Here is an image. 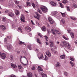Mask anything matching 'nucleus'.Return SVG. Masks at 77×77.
<instances>
[{"mask_svg":"<svg viewBox=\"0 0 77 77\" xmlns=\"http://www.w3.org/2000/svg\"><path fill=\"white\" fill-rule=\"evenodd\" d=\"M73 6L74 8H77V5H76V4H74Z\"/></svg>","mask_w":77,"mask_h":77,"instance_id":"nucleus-49","label":"nucleus"},{"mask_svg":"<svg viewBox=\"0 0 77 77\" xmlns=\"http://www.w3.org/2000/svg\"><path fill=\"white\" fill-rule=\"evenodd\" d=\"M26 29H27L28 32H30L31 31V28L29 26H27L26 27Z\"/></svg>","mask_w":77,"mask_h":77,"instance_id":"nucleus-15","label":"nucleus"},{"mask_svg":"<svg viewBox=\"0 0 77 77\" xmlns=\"http://www.w3.org/2000/svg\"><path fill=\"white\" fill-rule=\"evenodd\" d=\"M60 57H61V59H64L65 58V55H61L60 56Z\"/></svg>","mask_w":77,"mask_h":77,"instance_id":"nucleus-21","label":"nucleus"},{"mask_svg":"<svg viewBox=\"0 0 77 77\" xmlns=\"http://www.w3.org/2000/svg\"><path fill=\"white\" fill-rule=\"evenodd\" d=\"M71 19H72V20H75V18H74L73 17H70Z\"/></svg>","mask_w":77,"mask_h":77,"instance_id":"nucleus-53","label":"nucleus"},{"mask_svg":"<svg viewBox=\"0 0 77 77\" xmlns=\"http://www.w3.org/2000/svg\"><path fill=\"white\" fill-rule=\"evenodd\" d=\"M45 37L46 39V41H48V37H47V36H46V35L45 36Z\"/></svg>","mask_w":77,"mask_h":77,"instance_id":"nucleus-41","label":"nucleus"},{"mask_svg":"<svg viewBox=\"0 0 77 77\" xmlns=\"http://www.w3.org/2000/svg\"><path fill=\"white\" fill-rule=\"evenodd\" d=\"M2 20L3 21H5L6 20V19L5 17H3L2 18Z\"/></svg>","mask_w":77,"mask_h":77,"instance_id":"nucleus-39","label":"nucleus"},{"mask_svg":"<svg viewBox=\"0 0 77 77\" xmlns=\"http://www.w3.org/2000/svg\"><path fill=\"white\" fill-rule=\"evenodd\" d=\"M61 21L62 23L63 24H65V20H64V19H62Z\"/></svg>","mask_w":77,"mask_h":77,"instance_id":"nucleus-32","label":"nucleus"},{"mask_svg":"<svg viewBox=\"0 0 77 77\" xmlns=\"http://www.w3.org/2000/svg\"><path fill=\"white\" fill-rule=\"evenodd\" d=\"M59 4L60 5V7L61 8H63V5L62 3L60 2L59 3Z\"/></svg>","mask_w":77,"mask_h":77,"instance_id":"nucleus-33","label":"nucleus"},{"mask_svg":"<svg viewBox=\"0 0 77 77\" xmlns=\"http://www.w3.org/2000/svg\"><path fill=\"white\" fill-rule=\"evenodd\" d=\"M0 28L2 30L4 31V30H6V26L5 25H1L0 26Z\"/></svg>","mask_w":77,"mask_h":77,"instance_id":"nucleus-6","label":"nucleus"},{"mask_svg":"<svg viewBox=\"0 0 77 77\" xmlns=\"http://www.w3.org/2000/svg\"><path fill=\"white\" fill-rule=\"evenodd\" d=\"M19 44H20L21 45L22 44H23V45H25L26 46V44L24 43V42L21 41H19Z\"/></svg>","mask_w":77,"mask_h":77,"instance_id":"nucleus-16","label":"nucleus"},{"mask_svg":"<svg viewBox=\"0 0 77 77\" xmlns=\"http://www.w3.org/2000/svg\"><path fill=\"white\" fill-rule=\"evenodd\" d=\"M70 60H71L72 61H74V60L72 57H70Z\"/></svg>","mask_w":77,"mask_h":77,"instance_id":"nucleus-37","label":"nucleus"},{"mask_svg":"<svg viewBox=\"0 0 77 77\" xmlns=\"http://www.w3.org/2000/svg\"><path fill=\"white\" fill-rule=\"evenodd\" d=\"M6 55L5 54L3 53L1 54V57L3 59H6Z\"/></svg>","mask_w":77,"mask_h":77,"instance_id":"nucleus-9","label":"nucleus"},{"mask_svg":"<svg viewBox=\"0 0 77 77\" xmlns=\"http://www.w3.org/2000/svg\"><path fill=\"white\" fill-rule=\"evenodd\" d=\"M37 69L38 70V71H39V72L41 71H43V69H42V68H41V67L39 66H38Z\"/></svg>","mask_w":77,"mask_h":77,"instance_id":"nucleus-12","label":"nucleus"},{"mask_svg":"<svg viewBox=\"0 0 77 77\" xmlns=\"http://www.w3.org/2000/svg\"><path fill=\"white\" fill-rule=\"evenodd\" d=\"M43 55H42H42H39V56L38 57V58L42 59V58Z\"/></svg>","mask_w":77,"mask_h":77,"instance_id":"nucleus-29","label":"nucleus"},{"mask_svg":"<svg viewBox=\"0 0 77 77\" xmlns=\"http://www.w3.org/2000/svg\"><path fill=\"white\" fill-rule=\"evenodd\" d=\"M37 11H38V12H39V13H40V14H42V12L41 11V10L39 9V8L38 9Z\"/></svg>","mask_w":77,"mask_h":77,"instance_id":"nucleus-34","label":"nucleus"},{"mask_svg":"<svg viewBox=\"0 0 77 77\" xmlns=\"http://www.w3.org/2000/svg\"><path fill=\"white\" fill-rule=\"evenodd\" d=\"M12 27H15V26L14 25H12Z\"/></svg>","mask_w":77,"mask_h":77,"instance_id":"nucleus-62","label":"nucleus"},{"mask_svg":"<svg viewBox=\"0 0 77 77\" xmlns=\"http://www.w3.org/2000/svg\"><path fill=\"white\" fill-rule=\"evenodd\" d=\"M22 57H22L20 58V61L21 63H22V64H23V65H24V64H23V63H22V62H21V59H22Z\"/></svg>","mask_w":77,"mask_h":77,"instance_id":"nucleus-57","label":"nucleus"},{"mask_svg":"<svg viewBox=\"0 0 77 77\" xmlns=\"http://www.w3.org/2000/svg\"><path fill=\"white\" fill-rule=\"evenodd\" d=\"M46 44L47 45H48V43L47 42H45Z\"/></svg>","mask_w":77,"mask_h":77,"instance_id":"nucleus-64","label":"nucleus"},{"mask_svg":"<svg viewBox=\"0 0 77 77\" xmlns=\"http://www.w3.org/2000/svg\"><path fill=\"white\" fill-rule=\"evenodd\" d=\"M46 55L48 56V57H50V56H51V53H50L49 51H47L46 52Z\"/></svg>","mask_w":77,"mask_h":77,"instance_id":"nucleus-10","label":"nucleus"},{"mask_svg":"<svg viewBox=\"0 0 77 77\" xmlns=\"http://www.w3.org/2000/svg\"><path fill=\"white\" fill-rule=\"evenodd\" d=\"M63 38H64V39H65L66 40H68L69 39V38H66L65 37L64 35H63Z\"/></svg>","mask_w":77,"mask_h":77,"instance_id":"nucleus-36","label":"nucleus"},{"mask_svg":"<svg viewBox=\"0 0 77 77\" xmlns=\"http://www.w3.org/2000/svg\"><path fill=\"white\" fill-rule=\"evenodd\" d=\"M25 19V17H24V16L22 15L20 18V20H21L22 22H23V23H25L26 21L24 20V19Z\"/></svg>","mask_w":77,"mask_h":77,"instance_id":"nucleus-8","label":"nucleus"},{"mask_svg":"<svg viewBox=\"0 0 77 77\" xmlns=\"http://www.w3.org/2000/svg\"><path fill=\"white\" fill-rule=\"evenodd\" d=\"M66 8H67V10L68 11H70V9L69 8L68 6H66Z\"/></svg>","mask_w":77,"mask_h":77,"instance_id":"nucleus-43","label":"nucleus"},{"mask_svg":"<svg viewBox=\"0 0 77 77\" xmlns=\"http://www.w3.org/2000/svg\"><path fill=\"white\" fill-rule=\"evenodd\" d=\"M51 32H52L53 33L54 35H56V33L58 35L59 34H60L59 31L58 30H56L55 31V30H53V29H51Z\"/></svg>","mask_w":77,"mask_h":77,"instance_id":"nucleus-3","label":"nucleus"},{"mask_svg":"<svg viewBox=\"0 0 77 77\" xmlns=\"http://www.w3.org/2000/svg\"><path fill=\"white\" fill-rule=\"evenodd\" d=\"M64 74L65 75H66V76H67V77L68 76V73H67V72H64Z\"/></svg>","mask_w":77,"mask_h":77,"instance_id":"nucleus-30","label":"nucleus"},{"mask_svg":"<svg viewBox=\"0 0 77 77\" xmlns=\"http://www.w3.org/2000/svg\"><path fill=\"white\" fill-rule=\"evenodd\" d=\"M37 41L38 44H41V42L40 41V40H39V39H37Z\"/></svg>","mask_w":77,"mask_h":77,"instance_id":"nucleus-27","label":"nucleus"},{"mask_svg":"<svg viewBox=\"0 0 77 77\" xmlns=\"http://www.w3.org/2000/svg\"><path fill=\"white\" fill-rule=\"evenodd\" d=\"M60 45L62 47H64L65 46V48H67V49H69V48H71V47L69 44L68 43L67 45V43L66 41L63 42L61 44H60Z\"/></svg>","mask_w":77,"mask_h":77,"instance_id":"nucleus-1","label":"nucleus"},{"mask_svg":"<svg viewBox=\"0 0 77 77\" xmlns=\"http://www.w3.org/2000/svg\"><path fill=\"white\" fill-rule=\"evenodd\" d=\"M31 69H32V70H35V66H33L31 68Z\"/></svg>","mask_w":77,"mask_h":77,"instance_id":"nucleus-47","label":"nucleus"},{"mask_svg":"<svg viewBox=\"0 0 77 77\" xmlns=\"http://www.w3.org/2000/svg\"><path fill=\"white\" fill-rule=\"evenodd\" d=\"M62 16L63 17H65V14L64 13H63L62 14Z\"/></svg>","mask_w":77,"mask_h":77,"instance_id":"nucleus-56","label":"nucleus"},{"mask_svg":"<svg viewBox=\"0 0 77 77\" xmlns=\"http://www.w3.org/2000/svg\"><path fill=\"white\" fill-rule=\"evenodd\" d=\"M45 58L44 59L45 60H47L48 59V57L47 56V55H45Z\"/></svg>","mask_w":77,"mask_h":77,"instance_id":"nucleus-40","label":"nucleus"},{"mask_svg":"<svg viewBox=\"0 0 77 77\" xmlns=\"http://www.w3.org/2000/svg\"><path fill=\"white\" fill-rule=\"evenodd\" d=\"M17 52L18 54H20V51H17Z\"/></svg>","mask_w":77,"mask_h":77,"instance_id":"nucleus-60","label":"nucleus"},{"mask_svg":"<svg viewBox=\"0 0 77 77\" xmlns=\"http://www.w3.org/2000/svg\"><path fill=\"white\" fill-rule=\"evenodd\" d=\"M18 68L19 69H22V67H21V66L20 65H19L18 66Z\"/></svg>","mask_w":77,"mask_h":77,"instance_id":"nucleus-45","label":"nucleus"},{"mask_svg":"<svg viewBox=\"0 0 77 77\" xmlns=\"http://www.w3.org/2000/svg\"><path fill=\"white\" fill-rule=\"evenodd\" d=\"M36 24H37V25H38V26H39V25H40L39 23L38 22H36Z\"/></svg>","mask_w":77,"mask_h":77,"instance_id":"nucleus-58","label":"nucleus"},{"mask_svg":"<svg viewBox=\"0 0 77 77\" xmlns=\"http://www.w3.org/2000/svg\"><path fill=\"white\" fill-rule=\"evenodd\" d=\"M10 77H15V75H12L10 76Z\"/></svg>","mask_w":77,"mask_h":77,"instance_id":"nucleus-50","label":"nucleus"},{"mask_svg":"<svg viewBox=\"0 0 77 77\" xmlns=\"http://www.w3.org/2000/svg\"><path fill=\"white\" fill-rule=\"evenodd\" d=\"M48 20L49 21L50 23L51 24H53L54 23V20H53L51 17L48 18Z\"/></svg>","mask_w":77,"mask_h":77,"instance_id":"nucleus-5","label":"nucleus"},{"mask_svg":"<svg viewBox=\"0 0 77 77\" xmlns=\"http://www.w3.org/2000/svg\"><path fill=\"white\" fill-rule=\"evenodd\" d=\"M47 25L48 27H50V25H49V24H48V23H47Z\"/></svg>","mask_w":77,"mask_h":77,"instance_id":"nucleus-61","label":"nucleus"},{"mask_svg":"<svg viewBox=\"0 0 77 77\" xmlns=\"http://www.w3.org/2000/svg\"><path fill=\"white\" fill-rule=\"evenodd\" d=\"M50 42V46L51 47H53V41H49Z\"/></svg>","mask_w":77,"mask_h":77,"instance_id":"nucleus-20","label":"nucleus"},{"mask_svg":"<svg viewBox=\"0 0 77 77\" xmlns=\"http://www.w3.org/2000/svg\"><path fill=\"white\" fill-rule=\"evenodd\" d=\"M61 65L59 62H57V64H56V67H58V68H59L60 66Z\"/></svg>","mask_w":77,"mask_h":77,"instance_id":"nucleus-14","label":"nucleus"},{"mask_svg":"<svg viewBox=\"0 0 77 77\" xmlns=\"http://www.w3.org/2000/svg\"><path fill=\"white\" fill-rule=\"evenodd\" d=\"M7 37V38L8 39H11V36H8Z\"/></svg>","mask_w":77,"mask_h":77,"instance_id":"nucleus-54","label":"nucleus"},{"mask_svg":"<svg viewBox=\"0 0 77 77\" xmlns=\"http://www.w3.org/2000/svg\"><path fill=\"white\" fill-rule=\"evenodd\" d=\"M27 47L29 50H32V45H28L27 46Z\"/></svg>","mask_w":77,"mask_h":77,"instance_id":"nucleus-19","label":"nucleus"},{"mask_svg":"<svg viewBox=\"0 0 77 77\" xmlns=\"http://www.w3.org/2000/svg\"><path fill=\"white\" fill-rule=\"evenodd\" d=\"M63 3L64 4H66L68 3V1L66 0H63Z\"/></svg>","mask_w":77,"mask_h":77,"instance_id":"nucleus-26","label":"nucleus"},{"mask_svg":"<svg viewBox=\"0 0 77 77\" xmlns=\"http://www.w3.org/2000/svg\"><path fill=\"white\" fill-rule=\"evenodd\" d=\"M68 33H70V32H71V30H67Z\"/></svg>","mask_w":77,"mask_h":77,"instance_id":"nucleus-63","label":"nucleus"},{"mask_svg":"<svg viewBox=\"0 0 77 77\" xmlns=\"http://www.w3.org/2000/svg\"><path fill=\"white\" fill-rule=\"evenodd\" d=\"M27 76L28 77H32V74L31 73L29 72V73H27Z\"/></svg>","mask_w":77,"mask_h":77,"instance_id":"nucleus-17","label":"nucleus"},{"mask_svg":"<svg viewBox=\"0 0 77 77\" xmlns=\"http://www.w3.org/2000/svg\"><path fill=\"white\" fill-rule=\"evenodd\" d=\"M15 3H17V4H18L19 3V2L17 1H15Z\"/></svg>","mask_w":77,"mask_h":77,"instance_id":"nucleus-51","label":"nucleus"},{"mask_svg":"<svg viewBox=\"0 0 77 77\" xmlns=\"http://www.w3.org/2000/svg\"><path fill=\"white\" fill-rule=\"evenodd\" d=\"M38 34L39 36H40V38H42V35H41V34H40V33H38Z\"/></svg>","mask_w":77,"mask_h":77,"instance_id":"nucleus-44","label":"nucleus"},{"mask_svg":"<svg viewBox=\"0 0 77 77\" xmlns=\"http://www.w3.org/2000/svg\"><path fill=\"white\" fill-rule=\"evenodd\" d=\"M10 60H13V59H14V57L12 56H10Z\"/></svg>","mask_w":77,"mask_h":77,"instance_id":"nucleus-42","label":"nucleus"},{"mask_svg":"<svg viewBox=\"0 0 77 77\" xmlns=\"http://www.w3.org/2000/svg\"><path fill=\"white\" fill-rule=\"evenodd\" d=\"M70 64L72 65V67H73L74 66V63H73L72 62V61H70Z\"/></svg>","mask_w":77,"mask_h":77,"instance_id":"nucleus-38","label":"nucleus"},{"mask_svg":"<svg viewBox=\"0 0 77 77\" xmlns=\"http://www.w3.org/2000/svg\"><path fill=\"white\" fill-rule=\"evenodd\" d=\"M17 8H19L20 9H21V6H20V5H17Z\"/></svg>","mask_w":77,"mask_h":77,"instance_id":"nucleus-48","label":"nucleus"},{"mask_svg":"<svg viewBox=\"0 0 77 77\" xmlns=\"http://www.w3.org/2000/svg\"><path fill=\"white\" fill-rule=\"evenodd\" d=\"M8 49H11L12 48V46L11 45H8L7 46Z\"/></svg>","mask_w":77,"mask_h":77,"instance_id":"nucleus-23","label":"nucleus"},{"mask_svg":"<svg viewBox=\"0 0 77 77\" xmlns=\"http://www.w3.org/2000/svg\"><path fill=\"white\" fill-rule=\"evenodd\" d=\"M26 5L27 6H30V3L29 2H26Z\"/></svg>","mask_w":77,"mask_h":77,"instance_id":"nucleus-31","label":"nucleus"},{"mask_svg":"<svg viewBox=\"0 0 77 77\" xmlns=\"http://www.w3.org/2000/svg\"><path fill=\"white\" fill-rule=\"evenodd\" d=\"M52 14L53 15H56L57 14V11L53 12Z\"/></svg>","mask_w":77,"mask_h":77,"instance_id":"nucleus-24","label":"nucleus"},{"mask_svg":"<svg viewBox=\"0 0 77 77\" xmlns=\"http://www.w3.org/2000/svg\"><path fill=\"white\" fill-rule=\"evenodd\" d=\"M42 31H45V26H44L42 28Z\"/></svg>","mask_w":77,"mask_h":77,"instance_id":"nucleus-25","label":"nucleus"},{"mask_svg":"<svg viewBox=\"0 0 77 77\" xmlns=\"http://www.w3.org/2000/svg\"><path fill=\"white\" fill-rule=\"evenodd\" d=\"M16 15H18L20 14V11L18 10H16L15 11Z\"/></svg>","mask_w":77,"mask_h":77,"instance_id":"nucleus-18","label":"nucleus"},{"mask_svg":"<svg viewBox=\"0 0 77 77\" xmlns=\"http://www.w3.org/2000/svg\"><path fill=\"white\" fill-rule=\"evenodd\" d=\"M8 15L11 17H14V13L12 12H10L8 13Z\"/></svg>","mask_w":77,"mask_h":77,"instance_id":"nucleus-7","label":"nucleus"},{"mask_svg":"<svg viewBox=\"0 0 77 77\" xmlns=\"http://www.w3.org/2000/svg\"><path fill=\"white\" fill-rule=\"evenodd\" d=\"M34 17L39 20H40V17H41V15L38 14V13H36L35 14V16H34Z\"/></svg>","mask_w":77,"mask_h":77,"instance_id":"nucleus-4","label":"nucleus"},{"mask_svg":"<svg viewBox=\"0 0 77 77\" xmlns=\"http://www.w3.org/2000/svg\"><path fill=\"white\" fill-rule=\"evenodd\" d=\"M18 29L19 30V31H20V32H21V33H22L23 32V31L22 30V29H21V28H18Z\"/></svg>","mask_w":77,"mask_h":77,"instance_id":"nucleus-35","label":"nucleus"},{"mask_svg":"<svg viewBox=\"0 0 77 77\" xmlns=\"http://www.w3.org/2000/svg\"><path fill=\"white\" fill-rule=\"evenodd\" d=\"M7 41V39L6 38H5L4 39V42H6Z\"/></svg>","mask_w":77,"mask_h":77,"instance_id":"nucleus-55","label":"nucleus"},{"mask_svg":"<svg viewBox=\"0 0 77 77\" xmlns=\"http://www.w3.org/2000/svg\"><path fill=\"white\" fill-rule=\"evenodd\" d=\"M9 11L8 10H6L5 11V14H7V13H8Z\"/></svg>","mask_w":77,"mask_h":77,"instance_id":"nucleus-52","label":"nucleus"},{"mask_svg":"<svg viewBox=\"0 0 77 77\" xmlns=\"http://www.w3.org/2000/svg\"><path fill=\"white\" fill-rule=\"evenodd\" d=\"M32 6H33V8H35V7L36 6L35 5V4H34V3H32Z\"/></svg>","mask_w":77,"mask_h":77,"instance_id":"nucleus-46","label":"nucleus"},{"mask_svg":"<svg viewBox=\"0 0 77 77\" xmlns=\"http://www.w3.org/2000/svg\"><path fill=\"white\" fill-rule=\"evenodd\" d=\"M40 8L43 13H46V12H48V9L45 6L41 7Z\"/></svg>","mask_w":77,"mask_h":77,"instance_id":"nucleus-2","label":"nucleus"},{"mask_svg":"<svg viewBox=\"0 0 77 77\" xmlns=\"http://www.w3.org/2000/svg\"><path fill=\"white\" fill-rule=\"evenodd\" d=\"M70 35L72 38H74V33L73 32H71L70 33Z\"/></svg>","mask_w":77,"mask_h":77,"instance_id":"nucleus-28","label":"nucleus"},{"mask_svg":"<svg viewBox=\"0 0 77 77\" xmlns=\"http://www.w3.org/2000/svg\"><path fill=\"white\" fill-rule=\"evenodd\" d=\"M42 75L43 77H47V75L46 74H45L44 73H42Z\"/></svg>","mask_w":77,"mask_h":77,"instance_id":"nucleus-22","label":"nucleus"},{"mask_svg":"<svg viewBox=\"0 0 77 77\" xmlns=\"http://www.w3.org/2000/svg\"><path fill=\"white\" fill-rule=\"evenodd\" d=\"M51 4L53 6H56V3L54 2H51Z\"/></svg>","mask_w":77,"mask_h":77,"instance_id":"nucleus-11","label":"nucleus"},{"mask_svg":"<svg viewBox=\"0 0 77 77\" xmlns=\"http://www.w3.org/2000/svg\"><path fill=\"white\" fill-rule=\"evenodd\" d=\"M23 53H24V54H26V52L25 51H23Z\"/></svg>","mask_w":77,"mask_h":77,"instance_id":"nucleus-59","label":"nucleus"},{"mask_svg":"<svg viewBox=\"0 0 77 77\" xmlns=\"http://www.w3.org/2000/svg\"><path fill=\"white\" fill-rule=\"evenodd\" d=\"M11 65L12 67L14 68H17V66L15 64H13L12 63H11Z\"/></svg>","mask_w":77,"mask_h":77,"instance_id":"nucleus-13","label":"nucleus"}]
</instances>
